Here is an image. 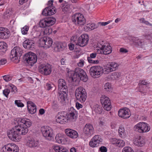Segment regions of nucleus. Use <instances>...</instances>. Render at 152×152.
<instances>
[{
    "label": "nucleus",
    "instance_id": "nucleus-1",
    "mask_svg": "<svg viewBox=\"0 0 152 152\" xmlns=\"http://www.w3.org/2000/svg\"><path fill=\"white\" fill-rule=\"evenodd\" d=\"M15 123L18 124L7 132L9 138L11 140L17 141L20 135H25L28 132V128L32 124L31 120L24 118H17Z\"/></svg>",
    "mask_w": 152,
    "mask_h": 152
},
{
    "label": "nucleus",
    "instance_id": "nucleus-2",
    "mask_svg": "<svg viewBox=\"0 0 152 152\" xmlns=\"http://www.w3.org/2000/svg\"><path fill=\"white\" fill-rule=\"evenodd\" d=\"M66 75H68L69 78H71L73 81H76L77 80H81L84 82L88 80V77L85 72L82 69L77 67L75 71H68Z\"/></svg>",
    "mask_w": 152,
    "mask_h": 152
},
{
    "label": "nucleus",
    "instance_id": "nucleus-3",
    "mask_svg": "<svg viewBox=\"0 0 152 152\" xmlns=\"http://www.w3.org/2000/svg\"><path fill=\"white\" fill-rule=\"evenodd\" d=\"M75 96L77 100L81 103L84 102L87 98L85 89L83 87H78L75 91Z\"/></svg>",
    "mask_w": 152,
    "mask_h": 152
},
{
    "label": "nucleus",
    "instance_id": "nucleus-4",
    "mask_svg": "<svg viewBox=\"0 0 152 152\" xmlns=\"http://www.w3.org/2000/svg\"><path fill=\"white\" fill-rule=\"evenodd\" d=\"M73 22L77 26H82L86 23V20L83 15L80 13H76L74 14L72 17Z\"/></svg>",
    "mask_w": 152,
    "mask_h": 152
},
{
    "label": "nucleus",
    "instance_id": "nucleus-5",
    "mask_svg": "<svg viewBox=\"0 0 152 152\" xmlns=\"http://www.w3.org/2000/svg\"><path fill=\"white\" fill-rule=\"evenodd\" d=\"M89 73L92 77L94 78H98L103 74V68L99 66H93L90 68Z\"/></svg>",
    "mask_w": 152,
    "mask_h": 152
},
{
    "label": "nucleus",
    "instance_id": "nucleus-6",
    "mask_svg": "<svg viewBox=\"0 0 152 152\" xmlns=\"http://www.w3.org/2000/svg\"><path fill=\"white\" fill-rule=\"evenodd\" d=\"M23 58L24 61H26L31 66H32L37 60V57L36 55L31 52L26 53Z\"/></svg>",
    "mask_w": 152,
    "mask_h": 152
},
{
    "label": "nucleus",
    "instance_id": "nucleus-7",
    "mask_svg": "<svg viewBox=\"0 0 152 152\" xmlns=\"http://www.w3.org/2000/svg\"><path fill=\"white\" fill-rule=\"evenodd\" d=\"M56 21L55 18L52 17L44 18L40 20L39 23V26L42 28L50 27L55 23Z\"/></svg>",
    "mask_w": 152,
    "mask_h": 152
},
{
    "label": "nucleus",
    "instance_id": "nucleus-8",
    "mask_svg": "<svg viewBox=\"0 0 152 152\" xmlns=\"http://www.w3.org/2000/svg\"><path fill=\"white\" fill-rule=\"evenodd\" d=\"M41 131L43 136L47 140L53 139V129L50 127L44 126L41 128Z\"/></svg>",
    "mask_w": 152,
    "mask_h": 152
},
{
    "label": "nucleus",
    "instance_id": "nucleus-9",
    "mask_svg": "<svg viewBox=\"0 0 152 152\" xmlns=\"http://www.w3.org/2000/svg\"><path fill=\"white\" fill-rule=\"evenodd\" d=\"M52 66L50 64H41L39 66V72L42 74L45 75H49L52 71Z\"/></svg>",
    "mask_w": 152,
    "mask_h": 152
},
{
    "label": "nucleus",
    "instance_id": "nucleus-10",
    "mask_svg": "<svg viewBox=\"0 0 152 152\" xmlns=\"http://www.w3.org/2000/svg\"><path fill=\"white\" fill-rule=\"evenodd\" d=\"M23 53L22 49L18 47H15L11 51L10 58L12 61H14L20 57Z\"/></svg>",
    "mask_w": 152,
    "mask_h": 152
},
{
    "label": "nucleus",
    "instance_id": "nucleus-11",
    "mask_svg": "<svg viewBox=\"0 0 152 152\" xmlns=\"http://www.w3.org/2000/svg\"><path fill=\"white\" fill-rule=\"evenodd\" d=\"M101 103L104 109L109 111L111 108V102L109 98L107 96L102 95L100 97Z\"/></svg>",
    "mask_w": 152,
    "mask_h": 152
},
{
    "label": "nucleus",
    "instance_id": "nucleus-12",
    "mask_svg": "<svg viewBox=\"0 0 152 152\" xmlns=\"http://www.w3.org/2000/svg\"><path fill=\"white\" fill-rule=\"evenodd\" d=\"M135 130L140 133L145 132L149 131L150 128L147 123L140 122L135 126Z\"/></svg>",
    "mask_w": 152,
    "mask_h": 152
},
{
    "label": "nucleus",
    "instance_id": "nucleus-13",
    "mask_svg": "<svg viewBox=\"0 0 152 152\" xmlns=\"http://www.w3.org/2000/svg\"><path fill=\"white\" fill-rule=\"evenodd\" d=\"M1 150L3 152H18L19 148L15 144H8L3 146Z\"/></svg>",
    "mask_w": 152,
    "mask_h": 152
},
{
    "label": "nucleus",
    "instance_id": "nucleus-14",
    "mask_svg": "<svg viewBox=\"0 0 152 152\" xmlns=\"http://www.w3.org/2000/svg\"><path fill=\"white\" fill-rule=\"evenodd\" d=\"M103 140L101 136L98 135L94 136L89 142V146L92 148L96 147L99 146L100 142L102 141Z\"/></svg>",
    "mask_w": 152,
    "mask_h": 152
},
{
    "label": "nucleus",
    "instance_id": "nucleus-15",
    "mask_svg": "<svg viewBox=\"0 0 152 152\" xmlns=\"http://www.w3.org/2000/svg\"><path fill=\"white\" fill-rule=\"evenodd\" d=\"M83 132L85 136L89 137L95 133V131L92 125L86 124L83 128Z\"/></svg>",
    "mask_w": 152,
    "mask_h": 152
},
{
    "label": "nucleus",
    "instance_id": "nucleus-16",
    "mask_svg": "<svg viewBox=\"0 0 152 152\" xmlns=\"http://www.w3.org/2000/svg\"><path fill=\"white\" fill-rule=\"evenodd\" d=\"M67 114L64 112L58 113L56 117V122L61 124H64L68 121Z\"/></svg>",
    "mask_w": 152,
    "mask_h": 152
},
{
    "label": "nucleus",
    "instance_id": "nucleus-17",
    "mask_svg": "<svg viewBox=\"0 0 152 152\" xmlns=\"http://www.w3.org/2000/svg\"><path fill=\"white\" fill-rule=\"evenodd\" d=\"M27 140L26 145L30 148H37L39 146V141L36 140L33 137H28L27 138Z\"/></svg>",
    "mask_w": 152,
    "mask_h": 152
},
{
    "label": "nucleus",
    "instance_id": "nucleus-18",
    "mask_svg": "<svg viewBox=\"0 0 152 152\" xmlns=\"http://www.w3.org/2000/svg\"><path fill=\"white\" fill-rule=\"evenodd\" d=\"M89 40V37L87 34H82L80 37L77 40V44L81 47L86 46Z\"/></svg>",
    "mask_w": 152,
    "mask_h": 152
},
{
    "label": "nucleus",
    "instance_id": "nucleus-19",
    "mask_svg": "<svg viewBox=\"0 0 152 152\" xmlns=\"http://www.w3.org/2000/svg\"><path fill=\"white\" fill-rule=\"evenodd\" d=\"M118 113L120 117L124 119L129 118L131 115L129 110L126 108L120 109Z\"/></svg>",
    "mask_w": 152,
    "mask_h": 152
},
{
    "label": "nucleus",
    "instance_id": "nucleus-20",
    "mask_svg": "<svg viewBox=\"0 0 152 152\" xmlns=\"http://www.w3.org/2000/svg\"><path fill=\"white\" fill-rule=\"evenodd\" d=\"M77 113L73 107L70 108L68 115H67L68 120L72 121H75L77 118Z\"/></svg>",
    "mask_w": 152,
    "mask_h": 152
},
{
    "label": "nucleus",
    "instance_id": "nucleus-21",
    "mask_svg": "<svg viewBox=\"0 0 152 152\" xmlns=\"http://www.w3.org/2000/svg\"><path fill=\"white\" fill-rule=\"evenodd\" d=\"M58 89L62 92L68 91V87L65 80L62 79H59L58 81Z\"/></svg>",
    "mask_w": 152,
    "mask_h": 152
},
{
    "label": "nucleus",
    "instance_id": "nucleus-22",
    "mask_svg": "<svg viewBox=\"0 0 152 152\" xmlns=\"http://www.w3.org/2000/svg\"><path fill=\"white\" fill-rule=\"evenodd\" d=\"M10 35L9 30L7 28L0 27V39H5Z\"/></svg>",
    "mask_w": 152,
    "mask_h": 152
},
{
    "label": "nucleus",
    "instance_id": "nucleus-23",
    "mask_svg": "<svg viewBox=\"0 0 152 152\" xmlns=\"http://www.w3.org/2000/svg\"><path fill=\"white\" fill-rule=\"evenodd\" d=\"M134 143L138 146H142L144 144L145 140L143 138L140 136L135 137L133 139Z\"/></svg>",
    "mask_w": 152,
    "mask_h": 152
},
{
    "label": "nucleus",
    "instance_id": "nucleus-24",
    "mask_svg": "<svg viewBox=\"0 0 152 152\" xmlns=\"http://www.w3.org/2000/svg\"><path fill=\"white\" fill-rule=\"evenodd\" d=\"M66 134L69 137L75 139L78 136L77 132L75 131L70 129H67L65 130Z\"/></svg>",
    "mask_w": 152,
    "mask_h": 152
},
{
    "label": "nucleus",
    "instance_id": "nucleus-25",
    "mask_svg": "<svg viewBox=\"0 0 152 152\" xmlns=\"http://www.w3.org/2000/svg\"><path fill=\"white\" fill-rule=\"evenodd\" d=\"M56 12L53 7H48L45 8L42 12V14L45 16L52 15Z\"/></svg>",
    "mask_w": 152,
    "mask_h": 152
},
{
    "label": "nucleus",
    "instance_id": "nucleus-26",
    "mask_svg": "<svg viewBox=\"0 0 152 152\" xmlns=\"http://www.w3.org/2000/svg\"><path fill=\"white\" fill-rule=\"evenodd\" d=\"M34 42L30 39L26 40L23 42V45L24 47L27 49L32 50L34 47Z\"/></svg>",
    "mask_w": 152,
    "mask_h": 152
},
{
    "label": "nucleus",
    "instance_id": "nucleus-27",
    "mask_svg": "<svg viewBox=\"0 0 152 152\" xmlns=\"http://www.w3.org/2000/svg\"><path fill=\"white\" fill-rule=\"evenodd\" d=\"M28 104L27 108L29 113L33 114L37 111L36 106L32 102L28 101L27 102Z\"/></svg>",
    "mask_w": 152,
    "mask_h": 152
},
{
    "label": "nucleus",
    "instance_id": "nucleus-28",
    "mask_svg": "<svg viewBox=\"0 0 152 152\" xmlns=\"http://www.w3.org/2000/svg\"><path fill=\"white\" fill-rule=\"evenodd\" d=\"M130 41L134 43L135 44L142 47L143 43L144 41L142 39H140L137 37H131Z\"/></svg>",
    "mask_w": 152,
    "mask_h": 152
},
{
    "label": "nucleus",
    "instance_id": "nucleus-29",
    "mask_svg": "<svg viewBox=\"0 0 152 152\" xmlns=\"http://www.w3.org/2000/svg\"><path fill=\"white\" fill-rule=\"evenodd\" d=\"M52 32V29L50 27H46V28L42 32H38L37 34H38L39 38H40V35L44 34L46 35H49Z\"/></svg>",
    "mask_w": 152,
    "mask_h": 152
},
{
    "label": "nucleus",
    "instance_id": "nucleus-30",
    "mask_svg": "<svg viewBox=\"0 0 152 152\" xmlns=\"http://www.w3.org/2000/svg\"><path fill=\"white\" fill-rule=\"evenodd\" d=\"M121 76L120 73L117 72H114L108 76V78L112 80H118Z\"/></svg>",
    "mask_w": 152,
    "mask_h": 152
},
{
    "label": "nucleus",
    "instance_id": "nucleus-31",
    "mask_svg": "<svg viewBox=\"0 0 152 152\" xmlns=\"http://www.w3.org/2000/svg\"><path fill=\"white\" fill-rule=\"evenodd\" d=\"M68 91L67 92H61V91L58 92L59 95L58 96V99L59 100L61 103H63L65 100L66 99L67 97Z\"/></svg>",
    "mask_w": 152,
    "mask_h": 152
},
{
    "label": "nucleus",
    "instance_id": "nucleus-32",
    "mask_svg": "<svg viewBox=\"0 0 152 152\" xmlns=\"http://www.w3.org/2000/svg\"><path fill=\"white\" fill-rule=\"evenodd\" d=\"M99 26L98 23L97 24H96L94 23H89L86 25L84 27V29L85 30H93L95 28H97Z\"/></svg>",
    "mask_w": 152,
    "mask_h": 152
},
{
    "label": "nucleus",
    "instance_id": "nucleus-33",
    "mask_svg": "<svg viewBox=\"0 0 152 152\" xmlns=\"http://www.w3.org/2000/svg\"><path fill=\"white\" fill-rule=\"evenodd\" d=\"M7 50V44L4 42H0V52L1 54L4 53Z\"/></svg>",
    "mask_w": 152,
    "mask_h": 152
},
{
    "label": "nucleus",
    "instance_id": "nucleus-34",
    "mask_svg": "<svg viewBox=\"0 0 152 152\" xmlns=\"http://www.w3.org/2000/svg\"><path fill=\"white\" fill-rule=\"evenodd\" d=\"M55 139L56 141L59 143H64L63 140L64 138L62 135L60 134H58L56 135Z\"/></svg>",
    "mask_w": 152,
    "mask_h": 152
},
{
    "label": "nucleus",
    "instance_id": "nucleus-35",
    "mask_svg": "<svg viewBox=\"0 0 152 152\" xmlns=\"http://www.w3.org/2000/svg\"><path fill=\"white\" fill-rule=\"evenodd\" d=\"M37 37H39L38 35L37 36ZM40 38H38L40 39L39 40V44L40 45V46L42 47L45 48V43L46 39V41L47 40V37H41L40 36Z\"/></svg>",
    "mask_w": 152,
    "mask_h": 152
},
{
    "label": "nucleus",
    "instance_id": "nucleus-36",
    "mask_svg": "<svg viewBox=\"0 0 152 152\" xmlns=\"http://www.w3.org/2000/svg\"><path fill=\"white\" fill-rule=\"evenodd\" d=\"M47 40H45V48H49L50 47L52 44L53 41L51 38L50 37H47Z\"/></svg>",
    "mask_w": 152,
    "mask_h": 152
},
{
    "label": "nucleus",
    "instance_id": "nucleus-37",
    "mask_svg": "<svg viewBox=\"0 0 152 152\" xmlns=\"http://www.w3.org/2000/svg\"><path fill=\"white\" fill-rule=\"evenodd\" d=\"M56 48L58 51H63L65 48V47L62 43L60 42L57 44Z\"/></svg>",
    "mask_w": 152,
    "mask_h": 152
},
{
    "label": "nucleus",
    "instance_id": "nucleus-38",
    "mask_svg": "<svg viewBox=\"0 0 152 152\" xmlns=\"http://www.w3.org/2000/svg\"><path fill=\"white\" fill-rule=\"evenodd\" d=\"M8 88L10 91L11 93L12 94H15L16 92L17 91V88L14 85L11 84L8 87Z\"/></svg>",
    "mask_w": 152,
    "mask_h": 152
},
{
    "label": "nucleus",
    "instance_id": "nucleus-39",
    "mask_svg": "<svg viewBox=\"0 0 152 152\" xmlns=\"http://www.w3.org/2000/svg\"><path fill=\"white\" fill-rule=\"evenodd\" d=\"M104 50L105 55L109 54L112 52V48L110 46L107 45L104 48Z\"/></svg>",
    "mask_w": 152,
    "mask_h": 152
},
{
    "label": "nucleus",
    "instance_id": "nucleus-40",
    "mask_svg": "<svg viewBox=\"0 0 152 152\" xmlns=\"http://www.w3.org/2000/svg\"><path fill=\"white\" fill-rule=\"evenodd\" d=\"M104 88V89L107 91H110L112 90L111 85L110 83L108 82L105 84Z\"/></svg>",
    "mask_w": 152,
    "mask_h": 152
},
{
    "label": "nucleus",
    "instance_id": "nucleus-41",
    "mask_svg": "<svg viewBox=\"0 0 152 152\" xmlns=\"http://www.w3.org/2000/svg\"><path fill=\"white\" fill-rule=\"evenodd\" d=\"M29 27L27 26H25L21 29V33L23 34H27L29 29Z\"/></svg>",
    "mask_w": 152,
    "mask_h": 152
},
{
    "label": "nucleus",
    "instance_id": "nucleus-42",
    "mask_svg": "<svg viewBox=\"0 0 152 152\" xmlns=\"http://www.w3.org/2000/svg\"><path fill=\"white\" fill-rule=\"evenodd\" d=\"M53 148L56 152H61L62 151V149L64 148L62 146L60 147L57 145L54 146Z\"/></svg>",
    "mask_w": 152,
    "mask_h": 152
},
{
    "label": "nucleus",
    "instance_id": "nucleus-43",
    "mask_svg": "<svg viewBox=\"0 0 152 152\" xmlns=\"http://www.w3.org/2000/svg\"><path fill=\"white\" fill-rule=\"evenodd\" d=\"M52 108L55 110L58 109L59 105L58 102L56 101H53L52 105Z\"/></svg>",
    "mask_w": 152,
    "mask_h": 152
},
{
    "label": "nucleus",
    "instance_id": "nucleus-44",
    "mask_svg": "<svg viewBox=\"0 0 152 152\" xmlns=\"http://www.w3.org/2000/svg\"><path fill=\"white\" fill-rule=\"evenodd\" d=\"M118 67V64L115 62H112L110 64V67L113 69V71H115Z\"/></svg>",
    "mask_w": 152,
    "mask_h": 152
},
{
    "label": "nucleus",
    "instance_id": "nucleus-45",
    "mask_svg": "<svg viewBox=\"0 0 152 152\" xmlns=\"http://www.w3.org/2000/svg\"><path fill=\"white\" fill-rule=\"evenodd\" d=\"M124 128L122 126H121L119 127L118 129V133L119 135L121 136H123L125 134V132Z\"/></svg>",
    "mask_w": 152,
    "mask_h": 152
},
{
    "label": "nucleus",
    "instance_id": "nucleus-46",
    "mask_svg": "<svg viewBox=\"0 0 152 152\" xmlns=\"http://www.w3.org/2000/svg\"><path fill=\"white\" fill-rule=\"evenodd\" d=\"M62 11L65 13L70 10V6L69 4H66L64 7L62 8Z\"/></svg>",
    "mask_w": 152,
    "mask_h": 152
},
{
    "label": "nucleus",
    "instance_id": "nucleus-47",
    "mask_svg": "<svg viewBox=\"0 0 152 152\" xmlns=\"http://www.w3.org/2000/svg\"><path fill=\"white\" fill-rule=\"evenodd\" d=\"M87 60L89 63H90L97 64L99 63V61L98 60H93L92 59V58H90L89 57H88Z\"/></svg>",
    "mask_w": 152,
    "mask_h": 152
},
{
    "label": "nucleus",
    "instance_id": "nucleus-48",
    "mask_svg": "<svg viewBox=\"0 0 152 152\" xmlns=\"http://www.w3.org/2000/svg\"><path fill=\"white\" fill-rule=\"evenodd\" d=\"M103 73L105 74H108V73L112 72L113 69L110 68V67H108L105 68L104 69H103Z\"/></svg>",
    "mask_w": 152,
    "mask_h": 152
},
{
    "label": "nucleus",
    "instance_id": "nucleus-49",
    "mask_svg": "<svg viewBox=\"0 0 152 152\" xmlns=\"http://www.w3.org/2000/svg\"><path fill=\"white\" fill-rule=\"evenodd\" d=\"M143 36L146 39L150 40L152 38V33L151 32L146 33L145 34L143 35Z\"/></svg>",
    "mask_w": 152,
    "mask_h": 152
},
{
    "label": "nucleus",
    "instance_id": "nucleus-50",
    "mask_svg": "<svg viewBox=\"0 0 152 152\" xmlns=\"http://www.w3.org/2000/svg\"><path fill=\"white\" fill-rule=\"evenodd\" d=\"M15 104H16L18 107H23L24 106V104L20 102V100H15Z\"/></svg>",
    "mask_w": 152,
    "mask_h": 152
},
{
    "label": "nucleus",
    "instance_id": "nucleus-51",
    "mask_svg": "<svg viewBox=\"0 0 152 152\" xmlns=\"http://www.w3.org/2000/svg\"><path fill=\"white\" fill-rule=\"evenodd\" d=\"M10 91L8 88L4 89L3 91V94L4 95L7 97H8V96L10 92Z\"/></svg>",
    "mask_w": 152,
    "mask_h": 152
},
{
    "label": "nucleus",
    "instance_id": "nucleus-52",
    "mask_svg": "<svg viewBox=\"0 0 152 152\" xmlns=\"http://www.w3.org/2000/svg\"><path fill=\"white\" fill-rule=\"evenodd\" d=\"M53 85L51 83H47L45 86V88L48 90H49L53 88Z\"/></svg>",
    "mask_w": 152,
    "mask_h": 152
},
{
    "label": "nucleus",
    "instance_id": "nucleus-53",
    "mask_svg": "<svg viewBox=\"0 0 152 152\" xmlns=\"http://www.w3.org/2000/svg\"><path fill=\"white\" fill-rule=\"evenodd\" d=\"M4 80L6 82H8L11 80L12 77L9 75H4L2 76Z\"/></svg>",
    "mask_w": 152,
    "mask_h": 152
},
{
    "label": "nucleus",
    "instance_id": "nucleus-54",
    "mask_svg": "<svg viewBox=\"0 0 152 152\" xmlns=\"http://www.w3.org/2000/svg\"><path fill=\"white\" fill-rule=\"evenodd\" d=\"M133 151L132 148L129 147H126L124 148L122 152H131Z\"/></svg>",
    "mask_w": 152,
    "mask_h": 152
},
{
    "label": "nucleus",
    "instance_id": "nucleus-55",
    "mask_svg": "<svg viewBox=\"0 0 152 152\" xmlns=\"http://www.w3.org/2000/svg\"><path fill=\"white\" fill-rule=\"evenodd\" d=\"M118 144L117 145V146L118 147H123L125 145V142L123 140H119L118 141Z\"/></svg>",
    "mask_w": 152,
    "mask_h": 152
},
{
    "label": "nucleus",
    "instance_id": "nucleus-56",
    "mask_svg": "<svg viewBox=\"0 0 152 152\" xmlns=\"http://www.w3.org/2000/svg\"><path fill=\"white\" fill-rule=\"evenodd\" d=\"M140 21L141 23H143L146 25H149L151 26H152V24L150 23L148 21L145 20L144 18H142L140 20Z\"/></svg>",
    "mask_w": 152,
    "mask_h": 152
},
{
    "label": "nucleus",
    "instance_id": "nucleus-57",
    "mask_svg": "<svg viewBox=\"0 0 152 152\" xmlns=\"http://www.w3.org/2000/svg\"><path fill=\"white\" fill-rule=\"evenodd\" d=\"M111 21L110 20L108 21L107 22H99L98 23L99 25H100L101 26H105L108 24Z\"/></svg>",
    "mask_w": 152,
    "mask_h": 152
},
{
    "label": "nucleus",
    "instance_id": "nucleus-58",
    "mask_svg": "<svg viewBox=\"0 0 152 152\" xmlns=\"http://www.w3.org/2000/svg\"><path fill=\"white\" fill-rule=\"evenodd\" d=\"M84 63V60L82 59H81L80 60V61L78 63L77 65L79 67H82L83 66Z\"/></svg>",
    "mask_w": 152,
    "mask_h": 152
},
{
    "label": "nucleus",
    "instance_id": "nucleus-59",
    "mask_svg": "<svg viewBox=\"0 0 152 152\" xmlns=\"http://www.w3.org/2000/svg\"><path fill=\"white\" fill-rule=\"evenodd\" d=\"M106 45L101 44H98L97 47L102 50H104Z\"/></svg>",
    "mask_w": 152,
    "mask_h": 152
},
{
    "label": "nucleus",
    "instance_id": "nucleus-60",
    "mask_svg": "<svg viewBox=\"0 0 152 152\" xmlns=\"http://www.w3.org/2000/svg\"><path fill=\"white\" fill-rule=\"evenodd\" d=\"M99 151L101 152H107V148L104 146H102L99 148Z\"/></svg>",
    "mask_w": 152,
    "mask_h": 152
},
{
    "label": "nucleus",
    "instance_id": "nucleus-61",
    "mask_svg": "<svg viewBox=\"0 0 152 152\" xmlns=\"http://www.w3.org/2000/svg\"><path fill=\"white\" fill-rule=\"evenodd\" d=\"M7 62V60L5 58H2L0 60V66L4 65Z\"/></svg>",
    "mask_w": 152,
    "mask_h": 152
},
{
    "label": "nucleus",
    "instance_id": "nucleus-62",
    "mask_svg": "<svg viewBox=\"0 0 152 152\" xmlns=\"http://www.w3.org/2000/svg\"><path fill=\"white\" fill-rule=\"evenodd\" d=\"M140 86H141L142 85H145L148 84L147 82H146L145 80H142L140 81Z\"/></svg>",
    "mask_w": 152,
    "mask_h": 152
},
{
    "label": "nucleus",
    "instance_id": "nucleus-63",
    "mask_svg": "<svg viewBox=\"0 0 152 152\" xmlns=\"http://www.w3.org/2000/svg\"><path fill=\"white\" fill-rule=\"evenodd\" d=\"M10 12V10H7V12H5L4 13V16H5V17H7V18L8 16L9 17L11 15Z\"/></svg>",
    "mask_w": 152,
    "mask_h": 152
},
{
    "label": "nucleus",
    "instance_id": "nucleus-64",
    "mask_svg": "<svg viewBox=\"0 0 152 152\" xmlns=\"http://www.w3.org/2000/svg\"><path fill=\"white\" fill-rule=\"evenodd\" d=\"M76 107L77 109H79L82 108L83 106L81 104L78 102H77L76 104Z\"/></svg>",
    "mask_w": 152,
    "mask_h": 152
}]
</instances>
